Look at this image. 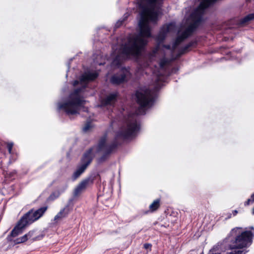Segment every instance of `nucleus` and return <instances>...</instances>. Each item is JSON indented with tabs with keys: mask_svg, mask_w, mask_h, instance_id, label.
<instances>
[{
	"mask_svg": "<svg viewBox=\"0 0 254 254\" xmlns=\"http://www.w3.org/2000/svg\"><path fill=\"white\" fill-rule=\"evenodd\" d=\"M98 76L96 71H87L81 75L79 80H75L74 86H79L70 94L68 98L63 103L59 102V110L64 111L68 115L78 114L81 109L86 111L87 109L84 107L85 101L83 99L81 94L85 90L88 83L94 80Z\"/></svg>",
	"mask_w": 254,
	"mask_h": 254,
	"instance_id": "1",
	"label": "nucleus"
},
{
	"mask_svg": "<svg viewBox=\"0 0 254 254\" xmlns=\"http://www.w3.org/2000/svg\"><path fill=\"white\" fill-rule=\"evenodd\" d=\"M47 206H44L34 210L31 209L19 221L17 225L11 232L12 237H16L21 234L23 230L28 225L39 219L47 210Z\"/></svg>",
	"mask_w": 254,
	"mask_h": 254,
	"instance_id": "2",
	"label": "nucleus"
},
{
	"mask_svg": "<svg viewBox=\"0 0 254 254\" xmlns=\"http://www.w3.org/2000/svg\"><path fill=\"white\" fill-rule=\"evenodd\" d=\"M253 234L250 231H241V228H235L232 230L229 237H235L234 245L230 246V249H242L250 246L252 243Z\"/></svg>",
	"mask_w": 254,
	"mask_h": 254,
	"instance_id": "3",
	"label": "nucleus"
},
{
	"mask_svg": "<svg viewBox=\"0 0 254 254\" xmlns=\"http://www.w3.org/2000/svg\"><path fill=\"white\" fill-rule=\"evenodd\" d=\"M118 145L116 140L111 143L107 141V136L104 135L99 141L97 151L101 155L98 159L99 163L104 162L109 156L110 154L113 151Z\"/></svg>",
	"mask_w": 254,
	"mask_h": 254,
	"instance_id": "4",
	"label": "nucleus"
},
{
	"mask_svg": "<svg viewBox=\"0 0 254 254\" xmlns=\"http://www.w3.org/2000/svg\"><path fill=\"white\" fill-rule=\"evenodd\" d=\"M139 127L135 119V116L133 115H129L126 121V126L123 127L121 130L118 132L116 137L124 138L131 137L135 135Z\"/></svg>",
	"mask_w": 254,
	"mask_h": 254,
	"instance_id": "5",
	"label": "nucleus"
},
{
	"mask_svg": "<svg viewBox=\"0 0 254 254\" xmlns=\"http://www.w3.org/2000/svg\"><path fill=\"white\" fill-rule=\"evenodd\" d=\"M93 150L92 148H90L84 154L81 160V164L77 168L72 175L73 181L79 177L92 162L94 156Z\"/></svg>",
	"mask_w": 254,
	"mask_h": 254,
	"instance_id": "6",
	"label": "nucleus"
},
{
	"mask_svg": "<svg viewBox=\"0 0 254 254\" xmlns=\"http://www.w3.org/2000/svg\"><path fill=\"white\" fill-rule=\"evenodd\" d=\"M129 68H123L118 73L112 75L110 79L111 82L115 85H119L127 82L130 78L131 73Z\"/></svg>",
	"mask_w": 254,
	"mask_h": 254,
	"instance_id": "7",
	"label": "nucleus"
},
{
	"mask_svg": "<svg viewBox=\"0 0 254 254\" xmlns=\"http://www.w3.org/2000/svg\"><path fill=\"white\" fill-rule=\"evenodd\" d=\"M119 95L118 92H113L109 94L101 100V107L113 106L117 101Z\"/></svg>",
	"mask_w": 254,
	"mask_h": 254,
	"instance_id": "8",
	"label": "nucleus"
},
{
	"mask_svg": "<svg viewBox=\"0 0 254 254\" xmlns=\"http://www.w3.org/2000/svg\"><path fill=\"white\" fill-rule=\"evenodd\" d=\"M92 181L89 178H86L82 180L75 188L73 194L75 196L78 195L82 191H83L90 183H92Z\"/></svg>",
	"mask_w": 254,
	"mask_h": 254,
	"instance_id": "9",
	"label": "nucleus"
},
{
	"mask_svg": "<svg viewBox=\"0 0 254 254\" xmlns=\"http://www.w3.org/2000/svg\"><path fill=\"white\" fill-rule=\"evenodd\" d=\"M69 212V208L68 206H66L55 216L54 220L56 222L61 220L63 218H65Z\"/></svg>",
	"mask_w": 254,
	"mask_h": 254,
	"instance_id": "10",
	"label": "nucleus"
},
{
	"mask_svg": "<svg viewBox=\"0 0 254 254\" xmlns=\"http://www.w3.org/2000/svg\"><path fill=\"white\" fill-rule=\"evenodd\" d=\"M33 233H34L33 231H30L28 234H26L24 235V236H23L22 237L17 239L14 241L16 244L23 243V242L26 241L28 238L31 237L33 236Z\"/></svg>",
	"mask_w": 254,
	"mask_h": 254,
	"instance_id": "11",
	"label": "nucleus"
},
{
	"mask_svg": "<svg viewBox=\"0 0 254 254\" xmlns=\"http://www.w3.org/2000/svg\"><path fill=\"white\" fill-rule=\"evenodd\" d=\"M253 19H254V13L250 14L240 20V24L242 25L245 24L249 21Z\"/></svg>",
	"mask_w": 254,
	"mask_h": 254,
	"instance_id": "12",
	"label": "nucleus"
},
{
	"mask_svg": "<svg viewBox=\"0 0 254 254\" xmlns=\"http://www.w3.org/2000/svg\"><path fill=\"white\" fill-rule=\"evenodd\" d=\"M159 206V200L157 199L154 200L149 206L150 209L152 211L156 210Z\"/></svg>",
	"mask_w": 254,
	"mask_h": 254,
	"instance_id": "13",
	"label": "nucleus"
},
{
	"mask_svg": "<svg viewBox=\"0 0 254 254\" xmlns=\"http://www.w3.org/2000/svg\"><path fill=\"white\" fill-rule=\"evenodd\" d=\"M128 14H126L124 15V18L122 19H120L117 23H116L115 26L116 28L119 27L123 23L124 21L126 20V19L127 18Z\"/></svg>",
	"mask_w": 254,
	"mask_h": 254,
	"instance_id": "14",
	"label": "nucleus"
},
{
	"mask_svg": "<svg viewBox=\"0 0 254 254\" xmlns=\"http://www.w3.org/2000/svg\"><path fill=\"white\" fill-rule=\"evenodd\" d=\"M91 123L90 122H87L83 127V130L84 132H87L91 128Z\"/></svg>",
	"mask_w": 254,
	"mask_h": 254,
	"instance_id": "15",
	"label": "nucleus"
},
{
	"mask_svg": "<svg viewBox=\"0 0 254 254\" xmlns=\"http://www.w3.org/2000/svg\"><path fill=\"white\" fill-rule=\"evenodd\" d=\"M13 143H8L7 144V147L8 148V150L9 153H11L12 148L13 147Z\"/></svg>",
	"mask_w": 254,
	"mask_h": 254,
	"instance_id": "16",
	"label": "nucleus"
},
{
	"mask_svg": "<svg viewBox=\"0 0 254 254\" xmlns=\"http://www.w3.org/2000/svg\"><path fill=\"white\" fill-rule=\"evenodd\" d=\"M151 245L149 244H145L144 245V248L145 249H151Z\"/></svg>",
	"mask_w": 254,
	"mask_h": 254,
	"instance_id": "17",
	"label": "nucleus"
},
{
	"mask_svg": "<svg viewBox=\"0 0 254 254\" xmlns=\"http://www.w3.org/2000/svg\"><path fill=\"white\" fill-rule=\"evenodd\" d=\"M251 201L254 202V201H253L252 199V197H251V198L248 199L247 200V201L245 202V205H249V204H250V202H251Z\"/></svg>",
	"mask_w": 254,
	"mask_h": 254,
	"instance_id": "18",
	"label": "nucleus"
},
{
	"mask_svg": "<svg viewBox=\"0 0 254 254\" xmlns=\"http://www.w3.org/2000/svg\"><path fill=\"white\" fill-rule=\"evenodd\" d=\"M252 199L254 201V193L252 195ZM252 213L254 215V208L253 209Z\"/></svg>",
	"mask_w": 254,
	"mask_h": 254,
	"instance_id": "19",
	"label": "nucleus"
},
{
	"mask_svg": "<svg viewBox=\"0 0 254 254\" xmlns=\"http://www.w3.org/2000/svg\"><path fill=\"white\" fill-rule=\"evenodd\" d=\"M238 213V211L235 210L233 211V214L234 216H235Z\"/></svg>",
	"mask_w": 254,
	"mask_h": 254,
	"instance_id": "20",
	"label": "nucleus"
},
{
	"mask_svg": "<svg viewBox=\"0 0 254 254\" xmlns=\"http://www.w3.org/2000/svg\"><path fill=\"white\" fill-rule=\"evenodd\" d=\"M172 72H176V71H174V69L172 70Z\"/></svg>",
	"mask_w": 254,
	"mask_h": 254,
	"instance_id": "21",
	"label": "nucleus"
}]
</instances>
